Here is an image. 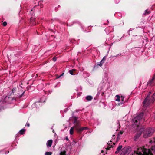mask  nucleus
Returning <instances> with one entry per match:
<instances>
[{
    "mask_svg": "<svg viewBox=\"0 0 155 155\" xmlns=\"http://www.w3.org/2000/svg\"><path fill=\"white\" fill-rule=\"evenodd\" d=\"M106 59V57L105 56L104 57L101 61L100 62V63L98 65L100 66H101L104 63V62L105 61Z\"/></svg>",
    "mask_w": 155,
    "mask_h": 155,
    "instance_id": "obj_11",
    "label": "nucleus"
},
{
    "mask_svg": "<svg viewBox=\"0 0 155 155\" xmlns=\"http://www.w3.org/2000/svg\"><path fill=\"white\" fill-rule=\"evenodd\" d=\"M9 153V152L8 151V152H7V153H5V154H7L8 153Z\"/></svg>",
    "mask_w": 155,
    "mask_h": 155,
    "instance_id": "obj_34",
    "label": "nucleus"
},
{
    "mask_svg": "<svg viewBox=\"0 0 155 155\" xmlns=\"http://www.w3.org/2000/svg\"><path fill=\"white\" fill-rule=\"evenodd\" d=\"M131 150V148L129 146H126L124 147L121 150L120 155H128Z\"/></svg>",
    "mask_w": 155,
    "mask_h": 155,
    "instance_id": "obj_6",
    "label": "nucleus"
},
{
    "mask_svg": "<svg viewBox=\"0 0 155 155\" xmlns=\"http://www.w3.org/2000/svg\"><path fill=\"white\" fill-rule=\"evenodd\" d=\"M74 129V128L73 127H72L71 128L70 130V133L72 135L73 134Z\"/></svg>",
    "mask_w": 155,
    "mask_h": 155,
    "instance_id": "obj_17",
    "label": "nucleus"
},
{
    "mask_svg": "<svg viewBox=\"0 0 155 155\" xmlns=\"http://www.w3.org/2000/svg\"><path fill=\"white\" fill-rule=\"evenodd\" d=\"M31 12L33 13V9H31Z\"/></svg>",
    "mask_w": 155,
    "mask_h": 155,
    "instance_id": "obj_35",
    "label": "nucleus"
},
{
    "mask_svg": "<svg viewBox=\"0 0 155 155\" xmlns=\"http://www.w3.org/2000/svg\"><path fill=\"white\" fill-rule=\"evenodd\" d=\"M132 30V29L131 28H130L129 31H128L127 32V33L129 35H130V34L129 33V32L130 31H131Z\"/></svg>",
    "mask_w": 155,
    "mask_h": 155,
    "instance_id": "obj_25",
    "label": "nucleus"
},
{
    "mask_svg": "<svg viewBox=\"0 0 155 155\" xmlns=\"http://www.w3.org/2000/svg\"><path fill=\"white\" fill-rule=\"evenodd\" d=\"M113 147L112 145H111V147Z\"/></svg>",
    "mask_w": 155,
    "mask_h": 155,
    "instance_id": "obj_39",
    "label": "nucleus"
},
{
    "mask_svg": "<svg viewBox=\"0 0 155 155\" xmlns=\"http://www.w3.org/2000/svg\"><path fill=\"white\" fill-rule=\"evenodd\" d=\"M63 73L61 75H60L59 77H58V78H60L61 77V76H62L63 75Z\"/></svg>",
    "mask_w": 155,
    "mask_h": 155,
    "instance_id": "obj_31",
    "label": "nucleus"
},
{
    "mask_svg": "<svg viewBox=\"0 0 155 155\" xmlns=\"http://www.w3.org/2000/svg\"><path fill=\"white\" fill-rule=\"evenodd\" d=\"M143 113L142 112L135 117L132 120L133 125L135 124L137 127L140 124V121L143 116Z\"/></svg>",
    "mask_w": 155,
    "mask_h": 155,
    "instance_id": "obj_3",
    "label": "nucleus"
},
{
    "mask_svg": "<svg viewBox=\"0 0 155 155\" xmlns=\"http://www.w3.org/2000/svg\"><path fill=\"white\" fill-rule=\"evenodd\" d=\"M25 93V91L23 92V93L22 94L19 96V97L21 98V97L23 95H24V94Z\"/></svg>",
    "mask_w": 155,
    "mask_h": 155,
    "instance_id": "obj_26",
    "label": "nucleus"
},
{
    "mask_svg": "<svg viewBox=\"0 0 155 155\" xmlns=\"http://www.w3.org/2000/svg\"><path fill=\"white\" fill-rule=\"evenodd\" d=\"M155 131V128H147L143 132V137L146 138L151 136Z\"/></svg>",
    "mask_w": 155,
    "mask_h": 155,
    "instance_id": "obj_4",
    "label": "nucleus"
},
{
    "mask_svg": "<svg viewBox=\"0 0 155 155\" xmlns=\"http://www.w3.org/2000/svg\"><path fill=\"white\" fill-rule=\"evenodd\" d=\"M86 99L88 101H90L92 99V97L91 96H87L86 97Z\"/></svg>",
    "mask_w": 155,
    "mask_h": 155,
    "instance_id": "obj_16",
    "label": "nucleus"
},
{
    "mask_svg": "<svg viewBox=\"0 0 155 155\" xmlns=\"http://www.w3.org/2000/svg\"><path fill=\"white\" fill-rule=\"evenodd\" d=\"M116 98L115 99V101H120V96L118 95H116L115 96Z\"/></svg>",
    "mask_w": 155,
    "mask_h": 155,
    "instance_id": "obj_15",
    "label": "nucleus"
},
{
    "mask_svg": "<svg viewBox=\"0 0 155 155\" xmlns=\"http://www.w3.org/2000/svg\"><path fill=\"white\" fill-rule=\"evenodd\" d=\"M36 103H34V106L35 104Z\"/></svg>",
    "mask_w": 155,
    "mask_h": 155,
    "instance_id": "obj_37",
    "label": "nucleus"
},
{
    "mask_svg": "<svg viewBox=\"0 0 155 155\" xmlns=\"http://www.w3.org/2000/svg\"><path fill=\"white\" fill-rule=\"evenodd\" d=\"M120 0H116V4H117L120 2Z\"/></svg>",
    "mask_w": 155,
    "mask_h": 155,
    "instance_id": "obj_29",
    "label": "nucleus"
},
{
    "mask_svg": "<svg viewBox=\"0 0 155 155\" xmlns=\"http://www.w3.org/2000/svg\"><path fill=\"white\" fill-rule=\"evenodd\" d=\"M53 59V60L54 61H55L57 60L56 58L55 57H54Z\"/></svg>",
    "mask_w": 155,
    "mask_h": 155,
    "instance_id": "obj_27",
    "label": "nucleus"
},
{
    "mask_svg": "<svg viewBox=\"0 0 155 155\" xmlns=\"http://www.w3.org/2000/svg\"><path fill=\"white\" fill-rule=\"evenodd\" d=\"M124 96H121L120 97V101H121L120 103H118V105H120L123 104L124 102Z\"/></svg>",
    "mask_w": 155,
    "mask_h": 155,
    "instance_id": "obj_9",
    "label": "nucleus"
},
{
    "mask_svg": "<svg viewBox=\"0 0 155 155\" xmlns=\"http://www.w3.org/2000/svg\"><path fill=\"white\" fill-rule=\"evenodd\" d=\"M141 135V133H137L134 137V140L136 141L140 137Z\"/></svg>",
    "mask_w": 155,
    "mask_h": 155,
    "instance_id": "obj_10",
    "label": "nucleus"
},
{
    "mask_svg": "<svg viewBox=\"0 0 155 155\" xmlns=\"http://www.w3.org/2000/svg\"><path fill=\"white\" fill-rule=\"evenodd\" d=\"M155 81V74H154V76L153 77V78L151 80L150 83H151V84L153 83V82H154Z\"/></svg>",
    "mask_w": 155,
    "mask_h": 155,
    "instance_id": "obj_21",
    "label": "nucleus"
},
{
    "mask_svg": "<svg viewBox=\"0 0 155 155\" xmlns=\"http://www.w3.org/2000/svg\"><path fill=\"white\" fill-rule=\"evenodd\" d=\"M34 18L32 17H31L30 18V22L31 23L32 22V24L31 25H35V22H34Z\"/></svg>",
    "mask_w": 155,
    "mask_h": 155,
    "instance_id": "obj_13",
    "label": "nucleus"
},
{
    "mask_svg": "<svg viewBox=\"0 0 155 155\" xmlns=\"http://www.w3.org/2000/svg\"><path fill=\"white\" fill-rule=\"evenodd\" d=\"M75 71V70L74 69H73L71 70H70L69 71V73L72 75H74L73 74V72Z\"/></svg>",
    "mask_w": 155,
    "mask_h": 155,
    "instance_id": "obj_18",
    "label": "nucleus"
},
{
    "mask_svg": "<svg viewBox=\"0 0 155 155\" xmlns=\"http://www.w3.org/2000/svg\"><path fill=\"white\" fill-rule=\"evenodd\" d=\"M122 148V145L119 146V147L117 148L116 151H115V153H118L121 150V149Z\"/></svg>",
    "mask_w": 155,
    "mask_h": 155,
    "instance_id": "obj_12",
    "label": "nucleus"
},
{
    "mask_svg": "<svg viewBox=\"0 0 155 155\" xmlns=\"http://www.w3.org/2000/svg\"><path fill=\"white\" fill-rule=\"evenodd\" d=\"M67 147L66 146H63L61 150V152L59 155H66V152L67 151Z\"/></svg>",
    "mask_w": 155,
    "mask_h": 155,
    "instance_id": "obj_7",
    "label": "nucleus"
},
{
    "mask_svg": "<svg viewBox=\"0 0 155 155\" xmlns=\"http://www.w3.org/2000/svg\"><path fill=\"white\" fill-rule=\"evenodd\" d=\"M150 13V11H148L147 10H145L144 14L145 15H147L149 14Z\"/></svg>",
    "mask_w": 155,
    "mask_h": 155,
    "instance_id": "obj_20",
    "label": "nucleus"
},
{
    "mask_svg": "<svg viewBox=\"0 0 155 155\" xmlns=\"http://www.w3.org/2000/svg\"><path fill=\"white\" fill-rule=\"evenodd\" d=\"M108 41H109V39H108ZM107 40L106 41V42H107ZM108 42H106V43L107 44H108Z\"/></svg>",
    "mask_w": 155,
    "mask_h": 155,
    "instance_id": "obj_32",
    "label": "nucleus"
},
{
    "mask_svg": "<svg viewBox=\"0 0 155 155\" xmlns=\"http://www.w3.org/2000/svg\"><path fill=\"white\" fill-rule=\"evenodd\" d=\"M123 133V131H120L118 134V137H119V135H122Z\"/></svg>",
    "mask_w": 155,
    "mask_h": 155,
    "instance_id": "obj_23",
    "label": "nucleus"
},
{
    "mask_svg": "<svg viewBox=\"0 0 155 155\" xmlns=\"http://www.w3.org/2000/svg\"><path fill=\"white\" fill-rule=\"evenodd\" d=\"M52 153L51 152H47L45 153V155H51Z\"/></svg>",
    "mask_w": 155,
    "mask_h": 155,
    "instance_id": "obj_22",
    "label": "nucleus"
},
{
    "mask_svg": "<svg viewBox=\"0 0 155 155\" xmlns=\"http://www.w3.org/2000/svg\"><path fill=\"white\" fill-rule=\"evenodd\" d=\"M153 91V90H152L149 92V94L147 96L143 102V105L144 107L148 106L151 103H153L155 101V92L152 96L151 99H150V95Z\"/></svg>",
    "mask_w": 155,
    "mask_h": 155,
    "instance_id": "obj_1",
    "label": "nucleus"
},
{
    "mask_svg": "<svg viewBox=\"0 0 155 155\" xmlns=\"http://www.w3.org/2000/svg\"><path fill=\"white\" fill-rule=\"evenodd\" d=\"M111 147H107V148H108V150H109L110 148Z\"/></svg>",
    "mask_w": 155,
    "mask_h": 155,
    "instance_id": "obj_36",
    "label": "nucleus"
},
{
    "mask_svg": "<svg viewBox=\"0 0 155 155\" xmlns=\"http://www.w3.org/2000/svg\"><path fill=\"white\" fill-rule=\"evenodd\" d=\"M132 155H153V154L150 149L143 147L139 149L138 151H134Z\"/></svg>",
    "mask_w": 155,
    "mask_h": 155,
    "instance_id": "obj_2",
    "label": "nucleus"
},
{
    "mask_svg": "<svg viewBox=\"0 0 155 155\" xmlns=\"http://www.w3.org/2000/svg\"><path fill=\"white\" fill-rule=\"evenodd\" d=\"M15 89H12V93H14V91H15Z\"/></svg>",
    "mask_w": 155,
    "mask_h": 155,
    "instance_id": "obj_30",
    "label": "nucleus"
},
{
    "mask_svg": "<svg viewBox=\"0 0 155 155\" xmlns=\"http://www.w3.org/2000/svg\"><path fill=\"white\" fill-rule=\"evenodd\" d=\"M53 140L50 139L47 141L46 143V145L48 147H50L52 145Z\"/></svg>",
    "mask_w": 155,
    "mask_h": 155,
    "instance_id": "obj_8",
    "label": "nucleus"
},
{
    "mask_svg": "<svg viewBox=\"0 0 155 155\" xmlns=\"http://www.w3.org/2000/svg\"><path fill=\"white\" fill-rule=\"evenodd\" d=\"M74 125L73 127L79 133H81L84 130L88 129V128L87 127H81L79 122L76 121V120L74 121Z\"/></svg>",
    "mask_w": 155,
    "mask_h": 155,
    "instance_id": "obj_5",
    "label": "nucleus"
},
{
    "mask_svg": "<svg viewBox=\"0 0 155 155\" xmlns=\"http://www.w3.org/2000/svg\"><path fill=\"white\" fill-rule=\"evenodd\" d=\"M149 84H149V83H148V85H149Z\"/></svg>",
    "mask_w": 155,
    "mask_h": 155,
    "instance_id": "obj_38",
    "label": "nucleus"
},
{
    "mask_svg": "<svg viewBox=\"0 0 155 155\" xmlns=\"http://www.w3.org/2000/svg\"><path fill=\"white\" fill-rule=\"evenodd\" d=\"M7 23H6V22H4L3 23V25L4 26H6V25H7Z\"/></svg>",
    "mask_w": 155,
    "mask_h": 155,
    "instance_id": "obj_24",
    "label": "nucleus"
},
{
    "mask_svg": "<svg viewBox=\"0 0 155 155\" xmlns=\"http://www.w3.org/2000/svg\"><path fill=\"white\" fill-rule=\"evenodd\" d=\"M25 129H22L20 130L19 131V133L21 134H24V133L25 131Z\"/></svg>",
    "mask_w": 155,
    "mask_h": 155,
    "instance_id": "obj_19",
    "label": "nucleus"
},
{
    "mask_svg": "<svg viewBox=\"0 0 155 155\" xmlns=\"http://www.w3.org/2000/svg\"><path fill=\"white\" fill-rule=\"evenodd\" d=\"M112 29V27H109L106 28L105 29V32H106V33L107 34H109V29Z\"/></svg>",
    "mask_w": 155,
    "mask_h": 155,
    "instance_id": "obj_14",
    "label": "nucleus"
},
{
    "mask_svg": "<svg viewBox=\"0 0 155 155\" xmlns=\"http://www.w3.org/2000/svg\"><path fill=\"white\" fill-rule=\"evenodd\" d=\"M25 126H27V127H29V126H30L29 124L28 123H27L26 124Z\"/></svg>",
    "mask_w": 155,
    "mask_h": 155,
    "instance_id": "obj_28",
    "label": "nucleus"
},
{
    "mask_svg": "<svg viewBox=\"0 0 155 155\" xmlns=\"http://www.w3.org/2000/svg\"><path fill=\"white\" fill-rule=\"evenodd\" d=\"M121 38L117 40V41H120V40Z\"/></svg>",
    "mask_w": 155,
    "mask_h": 155,
    "instance_id": "obj_33",
    "label": "nucleus"
}]
</instances>
